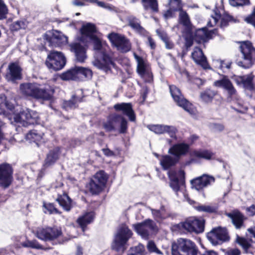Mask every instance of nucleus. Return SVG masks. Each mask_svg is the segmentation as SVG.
Here are the masks:
<instances>
[{
	"mask_svg": "<svg viewBox=\"0 0 255 255\" xmlns=\"http://www.w3.org/2000/svg\"><path fill=\"white\" fill-rule=\"evenodd\" d=\"M194 225V219H189L183 222L179 223L177 227L181 230H184V231L190 233H195L196 230Z\"/></svg>",
	"mask_w": 255,
	"mask_h": 255,
	"instance_id": "39",
	"label": "nucleus"
},
{
	"mask_svg": "<svg viewBox=\"0 0 255 255\" xmlns=\"http://www.w3.org/2000/svg\"><path fill=\"white\" fill-rule=\"evenodd\" d=\"M147 249L150 253H155L158 255H162V253L157 248L153 241H150L148 242Z\"/></svg>",
	"mask_w": 255,
	"mask_h": 255,
	"instance_id": "52",
	"label": "nucleus"
},
{
	"mask_svg": "<svg viewBox=\"0 0 255 255\" xmlns=\"http://www.w3.org/2000/svg\"><path fill=\"white\" fill-rule=\"evenodd\" d=\"M131 231L126 225L122 226L119 230L112 246V250L124 253L127 250L126 245L131 237Z\"/></svg>",
	"mask_w": 255,
	"mask_h": 255,
	"instance_id": "6",
	"label": "nucleus"
},
{
	"mask_svg": "<svg viewBox=\"0 0 255 255\" xmlns=\"http://www.w3.org/2000/svg\"><path fill=\"white\" fill-rule=\"evenodd\" d=\"M147 127L150 130L158 134L164 133L166 128L165 126L159 125H148Z\"/></svg>",
	"mask_w": 255,
	"mask_h": 255,
	"instance_id": "49",
	"label": "nucleus"
},
{
	"mask_svg": "<svg viewBox=\"0 0 255 255\" xmlns=\"http://www.w3.org/2000/svg\"><path fill=\"white\" fill-rule=\"evenodd\" d=\"M215 15L212 17L215 20V24H216L219 19H221L220 27L221 28L228 26L230 23H235L238 21L233 15L226 11L221 14L219 10H217L215 11Z\"/></svg>",
	"mask_w": 255,
	"mask_h": 255,
	"instance_id": "25",
	"label": "nucleus"
},
{
	"mask_svg": "<svg viewBox=\"0 0 255 255\" xmlns=\"http://www.w3.org/2000/svg\"><path fill=\"white\" fill-rule=\"evenodd\" d=\"M25 23L23 21L17 20L12 22L9 27L11 31L14 32L17 31L21 29L25 28Z\"/></svg>",
	"mask_w": 255,
	"mask_h": 255,
	"instance_id": "48",
	"label": "nucleus"
},
{
	"mask_svg": "<svg viewBox=\"0 0 255 255\" xmlns=\"http://www.w3.org/2000/svg\"><path fill=\"white\" fill-rule=\"evenodd\" d=\"M165 128H165V133H168L171 138H176L177 129L174 127L169 126H165Z\"/></svg>",
	"mask_w": 255,
	"mask_h": 255,
	"instance_id": "59",
	"label": "nucleus"
},
{
	"mask_svg": "<svg viewBox=\"0 0 255 255\" xmlns=\"http://www.w3.org/2000/svg\"><path fill=\"white\" fill-rule=\"evenodd\" d=\"M69 46L71 52L74 54L76 61L80 63L84 62L87 57V48L79 42L72 43Z\"/></svg>",
	"mask_w": 255,
	"mask_h": 255,
	"instance_id": "23",
	"label": "nucleus"
},
{
	"mask_svg": "<svg viewBox=\"0 0 255 255\" xmlns=\"http://www.w3.org/2000/svg\"><path fill=\"white\" fill-rule=\"evenodd\" d=\"M242 60H237L236 64L244 69L251 68L255 63V48L249 40L239 42Z\"/></svg>",
	"mask_w": 255,
	"mask_h": 255,
	"instance_id": "3",
	"label": "nucleus"
},
{
	"mask_svg": "<svg viewBox=\"0 0 255 255\" xmlns=\"http://www.w3.org/2000/svg\"><path fill=\"white\" fill-rule=\"evenodd\" d=\"M244 21L255 28V6L253 7L252 12L244 18Z\"/></svg>",
	"mask_w": 255,
	"mask_h": 255,
	"instance_id": "50",
	"label": "nucleus"
},
{
	"mask_svg": "<svg viewBox=\"0 0 255 255\" xmlns=\"http://www.w3.org/2000/svg\"><path fill=\"white\" fill-rule=\"evenodd\" d=\"M179 160L176 157H173L169 155H161L160 164L164 170H168L176 165Z\"/></svg>",
	"mask_w": 255,
	"mask_h": 255,
	"instance_id": "31",
	"label": "nucleus"
},
{
	"mask_svg": "<svg viewBox=\"0 0 255 255\" xmlns=\"http://www.w3.org/2000/svg\"><path fill=\"white\" fill-rule=\"evenodd\" d=\"M22 247L24 248H30L36 250H41L44 251L48 250L49 248H45L41 245L36 240H26L21 244Z\"/></svg>",
	"mask_w": 255,
	"mask_h": 255,
	"instance_id": "40",
	"label": "nucleus"
},
{
	"mask_svg": "<svg viewBox=\"0 0 255 255\" xmlns=\"http://www.w3.org/2000/svg\"><path fill=\"white\" fill-rule=\"evenodd\" d=\"M128 123L125 117L122 118L120 122V128L119 131L120 133L125 134L128 131Z\"/></svg>",
	"mask_w": 255,
	"mask_h": 255,
	"instance_id": "54",
	"label": "nucleus"
},
{
	"mask_svg": "<svg viewBox=\"0 0 255 255\" xmlns=\"http://www.w3.org/2000/svg\"><path fill=\"white\" fill-rule=\"evenodd\" d=\"M190 145L187 143L180 142L173 144L168 150V153L174 156L179 161L182 156L189 153Z\"/></svg>",
	"mask_w": 255,
	"mask_h": 255,
	"instance_id": "24",
	"label": "nucleus"
},
{
	"mask_svg": "<svg viewBox=\"0 0 255 255\" xmlns=\"http://www.w3.org/2000/svg\"><path fill=\"white\" fill-rule=\"evenodd\" d=\"M215 62L219 64V66H218V69L224 70L225 68L227 69L231 68L232 64L231 62H227L225 60H215Z\"/></svg>",
	"mask_w": 255,
	"mask_h": 255,
	"instance_id": "55",
	"label": "nucleus"
},
{
	"mask_svg": "<svg viewBox=\"0 0 255 255\" xmlns=\"http://www.w3.org/2000/svg\"><path fill=\"white\" fill-rule=\"evenodd\" d=\"M228 216L231 219L232 223L236 229H240L244 226V221L246 218L240 211H237L229 213Z\"/></svg>",
	"mask_w": 255,
	"mask_h": 255,
	"instance_id": "30",
	"label": "nucleus"
},
{
	"mask_svg": "<svg viewBox=\"0 0 255 255\" xmlns=\"http://www.w3.org/2000/svg\"><path fill=\"white\" fill-rule=\"evenodd\" d=\"M194 40V37L191 34L189 36L185 38V46L186 47V52H187L190 48L193 45Z\"/></svg>",
	"mask_w": 255,
	"mask_h": 255,
	"instance_id": "60",
	"label": "nucleus"
},
{
	"mask_svg": "<svg viewBox=\"0 0 255 255\" xmlns=\"http://www.w3.org/2000/svg\"><path fill=\"white\" fill-rule=\"evenodd\" d=\"M169 179V185L175 192L180 190V186L185 183V172L183 170L180 169L177 173L175 171H171L168 174Z\"/></svg>",
	"mask_w": 255,
	"mask_h": 255,
	"instance_id": "15",
	"label": "nucleus"
},
{
	"mask_svg": "<svg viewBox=\"0 0 255 255\" xmlns=\"http://www.w3.org/2000/svg\"><path fill=\"white\" fill-rule=\"evenodd\" d=\"M60 78L64 81L76 80L78 79L76 67L62 73Z\"/></svg>",
	"mask_w": 255,
	"mask_h": 255,
	"instance_id": "44",
	"label": "nucleus"
},
{
	"mask_svg": "<svg viewBox=\"0 0 255 255\" xmlns=\"http://www.w3.org/2000/svg\"><path fill=\"white\" fill-rule=\"evenodd\" d=\"M55 201L67 212H69L73 207V200L64 191H62V194H57Z\"/></svg>",
	"mask_w": 255,
	"mask_h": 255,
	"instance_id": "28",
	"label": "nucleus"
},
{
	"mask_svg": "<svg viewBox=\"0 0 255 255\" xmlns=\"http://www.w3.org/2000/svg\"><path fill=\"white\" fill-rule=\"evenodd\" d=\"M4 77L7 81L20 80L22 78V68L18 62H11L8 66Z\"/></svg>",
	"mask_w": 255,
	"mask_h": 255,
	"instance_id": "19",
	"label": "nucleus"
},
{
	"mask_svg": "<svg viewBox=\"0 0 255 255\" xmlns=\"http://www.w3.org/2000/svg\"><path fill=\"white\" fill-rule=\"evenodd\" d=\"M161 37L162 39L165 42L166 44V47L167 48L172 49L173 48L174 44L172 42H170L166 34L164 33L161 35Z\"/></svg>",
	"mask_w": 255,
	"mask_h": 255,
	"instance_id": "63",
	"label": "nucleus"
},
{
	"mask_svg": "<svg viewBox=\"0 0 255 255\" xmlns=\"http://www.w3.org/2000/svg\"><path fill=\"white\" fill-rule=\"evenodd\" d=\"M195 209L198 212H205L208 214H216L218 211L217 206L205 205H199L195 206Z\"/></svg>",
	"mask_w": 255,
	"mask_h": 255,
	"instance_id": "45",
	"label": "nucleus"
},
{
	"mask_svg": "<svg viewBox=\"0 0 255 255\" xmlns=\"http://www.w3.org/2000/svg\"><path fill=\"white\" fill-rule=\"evenodd\" d=\"M254 75L252 73L243 76L234 75L232 79L238 86H242L246 90L255 93V84L254 82Z\"/></svg>",
	"mask_w": 255,
	"mask_h": 255,
	"instance_id": "18",
	"label": "nucleus"
},
{
	"mask_svg": "<svg viewBox=\"0 0 255 255\" xmlns=\"http://www.w3.org/2000/svg\"><path fill=\"white\" fill-rule=\"evenodd\" d=\"M81 34L79 40L80 42L85 43L87 42L86 38H89L90 39L96 36L97 32V27L96 25L92 23H87L82 26L80 29Z\"/></svg>",
	"mask_w": 255,
	"mask_h": 255,
	"instance_id": "21",
	"label": "nucleus"
},
{
	"mask_svg": "<svg viewBox=\"0 0 255 255\" xmlns=\"http://www.w3.org/2000/svg\"><path fill=\"white\" fill-rule=\"evenodd\" d=\"M108 38L112 46L123 53H127L131 50V43L124 35L112 32L108 34Z\"/></svg>",
	"mask_w": 255,
	"mask_h": 255,
	"instance_id": "10",
	"label": "nucleus"
},
{
	"mask_svg": "<svg viewBox=\"0 0 255 255\" xmlns=\"http://www.w3.org/2000/svg\"><path fill=\"white\" fill-rule=\"evenodd\" d=\"M145 10L151 9L153 12L157 13L159 11L157 0H141Z\"/></svg>",
	"mask_w": 255,
	"mask_h": 255,
	"instance_id": "41",
	"label": "nucleus"
},
{
	"mask_svg": "<svg viewBox=\"0 0 255 255\" xmlns=\"http://www.w3.org/2000/svg\"><path fill=\"white\" fill-rule=\"evenodd\" d=\"M207 238L214 245L228 242L230 239L227 229L221 227L213 228L207 234Z\"/></svg>",
	"mask_w": 255,
	"mask_h": 255,
	"instance_id": "13",
	"label": "nucleus"
},
{
	"mask_svg": "<svg viewBox=\"0 0 255 255\" xmlns=\"http://www.w3.org/2000/svg\"><path fill=\"white\" fill-rule=\"evenodd\" d=\"M20 89L23 95L39 101H52L55 93L54 88L47 85L41 88L36 83H26L20 84Z\"/></svg>",
	"mask_w": 255,
	"mask_h": 255,
	"instance_id": "1",
	"label": "nucleus"
},
{
	"mask_svg": "<svg viewBox=\"0 0 255 255\" xmlns=\"http://www.w3.org/2000/svg\"><path fill=\"white\" fill-rule=\"evenodd\" d=\"M218 95L217 90L206 89L200 93V97L202 101L206 103H211L213 99Z\"/></svg>",
	"mask_w": 255,
	"mask_h": 255,
	"instance_id": "36",
	"label": "nucleus"
},
{
	"mask_svg": "<svg viewBox=\"0 0 255 255\" xmlns=\"http://www.w3.org/2000/svg\"><path fill=\"white\" fill-rule=\"evenodd\" d=\"M66 59L61 52L51 51L46 59L45 64L49 70L57 71L64 68Z\"/></svg>",
	"mask_w": 255,
	"mask_h": 255,
	"instance_id": "8",
	"label": "nucleus"
},
{
	"mask_svg": "<svg viewBox=\"0 0 255 255\" xmlns=\"http://www.w3.org/2000/svg\"><path fill=\"white\" fill-rule=\"evenodd\" d=\"M93 41L94 49L96 50H100L102 48V44L100 39L96 35L90 39Z\"/></svg>",
	"mask_w": 255,
	"mask_h": 255,
	"instance_id": "58",
	"label": "nucleus"
},
{
	"mask_svg": "<svg viewBox=\"0 0 255 255\" xmlns=\"http://www.w3.org/2000/svg\"><path fill=\"white\" fill-rule=\"evenodd\" d=\"M169 90L172 98L178 106L190 114H194L193 105L184 97L178 88L175 85H170Z\"/></svg>",
	"mask_w": 255,
	"mask_h": 255,
	"instance_id": "12",
	"label": "nucleus"
},
{
	"mask_svg": "<svg viewBox=\"0 0 255 255\" xmlns=\"http://www.w3.org/2000/svg\"><path fill=\"white\" fill-rule=\"evenodd\" d=\"M13 170L12 166L7 163L0 164V186L6 189L12 183Z\"/></svg>",
	"mask_w": 255,
	"mask_h": 255,
	"instance_id": "14",
	"label": "nucleus"
},
{
	"mask_svg": "<svg viewBox=\"0 0 255 255\" xmlns=\"http://www.w3.org/2000/svg\"><path fill=\"white\" fill-rule=\"evenodd\" d=\"M95 218V214L94 212H88L78 217L76 223L81 229L83 232L87 229V226L92 223Z\"/></svg>",
	"mask_w": 255,
	"mask_h": 255,
	"instance_id": "29",
	"label": "nucleus"
},
{
	"mask_svg": "<svg viewBox=\"0 0 255 255\" xmlns=\"http://www.w3.org/2000/svg\"><path fill=\"white\" fill-rule=\"evenodd\" d=\"M230 4L233 6H240L249 5L250 0H229Z\"/></svg>",
	"mask_w": 255,
	"mask_h": 255,
	"instance_id": "56",
	"label": "nucleus"
},
{
	"mask_svg": "<svg viewBox=\"0 0 255 255\" xmlns=\"http://www.w3.org/2000/svg\"><path fill=\"white\" fill-rule=\"evenodd\" d=\"M241 250L238 248H231L228 249L224 255H241Z\"/></svg>",
	"mask_w": 255,
	"mask_h": 255,
	"instance_id": "64",
	"label": "nucleus"
},
{
	"mask_svg": "<svg viewBox=\"0 0 255 255\" xmlns=\"http://www.w3.org/2000/svg\"><path fill=\"white\" fill-rule=\"evenodd\" d=\"M44 133L38 129H33L30 130L26 135V138L30 142H35L41 141L43 139Z\"/></svg>",
	"mask_w": 255,
	"mask_h": 255,
	"instance_id": "37",
	"label": "nucleus"
},
{
	"mask_svg": "<svg viewBox=\"0 0 255 255\" xmlns=\"http://www.w3.org/2000/svg\"><path fill=\"white\" fill-rule=\"evenodd\" d=\"M133 56L137 63L136 71L138 75L145 83H149L152 82L153 74L150 64L135 52L133 53Z\"/></svg>",
	"mask_w": 255,
	"mask_h": 255,
	"instance_id": "9",
	"label": "nucleus"
},
{
	"mask_svg": "<svg viewBox=\"0 0 255 255\" xmlns=\"http://www.w3.org/2000/svg\"><path fill=\"white\" fill-rule=\"evenodd\" d=\"M24 120L29 124H33L37 121L38 116L36 112L26 110H23Z\"/></svg>",
	"mask_w": 255,
	"mask_h": 255,
	"instance_id": "42",
	"label": "nucleus"
},
{
	"mask_svg": "<svg viewBox=\"0 0 255 255\" xmlns=\"http://www.w3.org/2000/svg\"><path fill=\"white\" fill-rule=\"evenodd\" d=\"M191 157L190 161L187 162V164L191 162H197L200 159H203L206 160H216V153L207 149H199L193 150L190 153Z\"/></svg>",
	"mask_w": 255,
	"mask_h": 255,
	"instance_id": "17",
	"label": "nucleus"
},
{
	"mask_svg": "<svg viewBox=\"0 0 255 255\" xmlns=\"http://www.w3.org/2000/svg\"><path fill=\"white\" fill-rule=\"evenodd\" d=\"M135 231L142 236H147L148 235V231L145 229V227H147L150 229L154 228L153 221L151 220L147 219L141 223H138L134 225Z\"/></svg>",
	"mask_w": 255,
	"mask_h": 255,
	"instance_id": "32",
	"label": "nucleus"
},
{
	"mask_svg": "<svg viewBox=\"0 0 255 255\" xmlns=\"http://www.w3.org/2000/svg\"><path fill=\"white\" fill-rule=\"evenodd\" d=\"M151 212L154 218L160 220H164L173 217L171 213L166 211L163 205L161 206L159 210L152 209Z\"/></svg>",
	"mask_w": 255,
	"mask_h": 255,
	"instance_id": "38",
	"label": "nucleus"
},
{
	"mask_svg": "<svg viewBox=\"0 0 255 255\" xmlns=\"http://www.w3.org/2000/svg\"><path fill=\"white\" fill-rule=\"evenodd\" d=\"M178 10L179 11L178 18L179 23L185 27L187 31H191L192 30V25L189 15L186 11L183 10L182 7H180V9Z\"/></svg>",
	"mask_w": 255,
	"mask_h": 255,
	"instance_id": "33",
	"label": "nucleus"
},
{
	"mask_svg": "<svg viewBox=\"0 0 255 255\" xmlns=\"http://www.w3.org/2000/svg\"><path fill=\"white\" fill-rule=\"evenodd\" d=\"M128 25L139 34L144 35L147 33V31L141 25L139 20L135 17L128 18Z\"/></svg>",
	"mask_w": 255,
	"mask_h": 255,
	"instance_id": "34",
	"label": "nucleus"
},
{
	"mask_svg": "<svg viewBox=\"0 0 255 255\" xmlns=\"http://www.w3.org/2000/svg\"><path fill=\"white\" fill-rule=\"evenodd\" d=\"M61 153V147L56 146L49 151L44 159L43 167L47 168L54 165L59 160Z\"/></svg>",
	"mask_w": 255,
	"mask_h": 255,
	"instance_id": "27",
	"label": "nucleus"
},
{
	"mask_svg": "<svg viewBox=\"0 0 255 255\" xmlns=\"http://www.w3.org/2000/svg\"><path fill=\"white\" fill-rule=\"evenodd\" d=\"M109 178L108 175L104 170L96 172L90 178L87 188L92 195H99L105 189Z\"/></svg>",
	"mask_w": 255,
	"mask_h": 255,
	"instance_id": "5",
	"label": "nucleus"
},
{
	"mask_svg": "<svg viewBox=\"0 0 255 255\" xmlns=\"http://www.w3.org/2000/svg\"><path fill=\"white\" fill-rule=\"evenodd\" d=\"M76 70L78 78L81 76L90 79L93 76V72L90 69L82 67H76Z\"/></svg>",
	"mask_w": 255,
	"mask_h": 255,
	"instance_id": "46",
	"label": "nucleus"
},
{
	"mask_svg": "<svg viewBox=\"0 0 255 255\" xmlns=\"http://www.w3.org/2000/svg\"><path fill=\"white\" fill-rule=\"evenodd\" d=\"M191 58L197 65L204 69H211L207 58L200 47L196 46L194 48L191 53Z\"/></svg>",
	"mask_w": 255,
	"mask_h": 255,
	"instance_id": "22",
	"label": "nucleus"
},
{
	"mask_svg": "<svg viewBox=\"0 0 255 255\" xmlns=\"http://www.w3.org/2000/svg\"><path fill=\"white\" fill-rule=\"evenodd\" d=\"M215 180V178L213 176L203 174L192 179L190 183L192 188L200 191L210 185L212 183H214Z\"/></svg>",
	"mask_w": 255,
	"mask_h": 255,
	"instance_id": "20",
	"label": "nucleus"
},
{
	"mask_svg": "<svg viewBox=\"0 0 255 255\" xmlns=\"http://www.w3.org/2000/svg\"><path fill=\"white\" fill-rule=\"evenodd\" d=\"M236 243L242 247L244 253L253 254V246L247 239L237 236Z\"/></svg>",
	"mask_w": 255,
	"mask_h": 255,
	"instance_id": "35",
	"label": "nucleus"
},
{
	"mask_svg": "<svg viewBox=\"0 0 255 255\" xmlns=\"http://www.w3.org/2000/svg\"><path fill=\"white\" fill-rule=\"evenodd\" d=\"M102 59L104 63L111 64V66L113 68L116 67V65L115 63L113 61L112 57L106 52H102Z\"/></svg>",
	"mask_w": 255,
	"mask_h": 255,
	"instance_id": "57",
	"label": "nucleus"
},
{
	"mask_svg": "<svg viewBox=\"0 0 255 255\" xmlns=\"http://www.w3.org/2000/svg\"><path fill=\"white\" fill-rule=\"evenodd\" d=\"M43 211L45 214H60L61 212L55 207V204L53 203H47L43 202L42 205Z\"/></svg>",
	"mask_w": 255,
	"mask_h": 255,
	"instance_id": "43",
	"label": "nucleus"
},
{
	"mask_svg": "<svg viewBox=\"0 0 255 255\" xmlns=\"http://www.w3.org/2000/svg\"><path fill=\"white\" fill-rule=\"evenodd\" d=\"M214 86L222 88L226 90L228 93V99L235 101L234 106L233 107L235 111L239 113L244 112L245 109L243 104L241 102V100L238 98L237 91L227 76L224 75L221 79L215 81Z\"/></svg>",
	"mask_w": 255,
	"mask_h": 255,
	"instance_id": "2",
	"label": "nucleus"
},
{
	"mask_svg": "<svg viewBox=\"0 0 255 255\" xmlns=\"http://www.w3.org/2000/svg\"><path fill=\"white\" fill-rule=\"evenodd\" d=\"M218 30L217 29L209 30L207 27L196 29L191 34L194 37L195 41L198 43H206L213 38V35H217Z\"/></svg>",
	"mask_w": 255,
	"mask_h": 255,
	"instance_id": "16",
	"label": "nucleus"
},
{
	"mask_svg": "<svg viewBox=\"0 0 255 255\" xmlns=\"http://www.w3.org/2000/svg\"><path fill=\"white\" fill-rule=\"evenodd\" d=\"M199 250L190 240L179 238L171 245V255H197Z\"/></svg>",
	"mask_w": 255,
	"mask_h": 255,
	"instance_id": "4",
	"label": "nucleus"
},
{
	"mask_svg": "<svg viewBox=\"0 0 255 255\" xmlns=\"http://www.w3.org/2000/svg\"><path fill=\"white\" fill-rule=\"evenodd\" d=\"M194 227L195 228V234H199L204 232L205 230V220L204 219H198L194 218Z\"/></svg>",
	"mask_w": 255,
	"mask_h": 255,
	"instance_id": "47",
	"label": "nucleus"
},
{
	"mask_svg": "<svg viewBox=\"0 0 255 255\" xmlns=\"http://www.w3.org/2000/svg\"><path fill=\"white\" fill-rule=\"evenodd\" d=\"M114 108L117 112H122L124 115L128 118L130 121H135L136 116L131 103H118L114 105Z\"/></svg>",
	"mask_w": 255,
	"mask_h": 255,
	"instance_id": "26",
	"label": "nucleus"
},
{
	"mask_svg": "<svg viewBox=\"0 0 255 255\" xmlns=\"http://www.w3.org/2000/svg\"><path fill=\"white\" fill-rule=\"evenodd\" d=\"M36 236L45 242H52L63 236V232L60 227L53 226L38 228Z\"/></svg>",
	"mask_w": 255,
	"mask_h": 255,
	"instance_id": "7",
	"label": "nucleus"
},
{
	"mask_svg": "<svg viewBox=\"0 0 255 255\" xmlns=\"http://www.w3.org/2000/svg\"><path fill=\"white\" fill-rule=\"evenodd\" d=\"M44 39L51 47H62L68 43V37L61 31L55 29L47 31L44 35Z\"/></svg>",
	"mask_w": 255,
	"mask_h": 255,
	"instance_id": "11",
	"label": "nucleus"
},
{
	"mask_svg": "<svg viewBox=\"0 0 255 255\" xmlns=\"http://www.w3.org/2000/svg\"><path fill=\"white\" fill-rule=\"evenodd\" d=\"M133 253L128 255H143L145 252V248L143 245L139 244L132 249Z\"/></svg>",
	"mask_w": 255,
	"mask_h": 255,
	"instance_id": "53",
	"label": "nucleus"
},
{
	"mask_svg": "<svg viewBox=\"0 0 255 255\" xmlns=\"http://www.w3.org/2000/svg\"><path fill=\"white\" fill-rule=\"evenodd\" d=\"M169 5L173 6L175 10H178L180 9V7H182L181 0H170Z\"/></svg>",
	"mask_w": 255,
	"mask_h": 255,
	"instance_id": "61",
	"label": "nucleus"
},
{
	"mask_svg": "<svg viewBox=\"0 0 255 255\" xmlns=\"http://www.w3.org/2000/svg\"><path fill=\"white\" fill-rule=\"evenodd\" d=\"M176 11H179V10H174L173 6L171 5L169 9L167 10L164 13V16L166 19L173 17L175 16V12Z\"/></svg>",
	"mask_w": 255,
	"mask_h": 255,
	"instance_id": "62",
	"label": "nucleus"
},
{
	"mask_svg": "<svg viewBox=\"0 0 255 255\" xmlns=\"http://www.w3.org/2000/svg\"><path fill=\"white\" fill-rule=\"evenodd\" d=\"M8 13V8L3 0H0V20L6 18Z\"/></svg>",
	"mask_w": 255,
	"mask_h": 255,
	"instance_id": "51",
	"label": "nucleus"
}]
</instances>
